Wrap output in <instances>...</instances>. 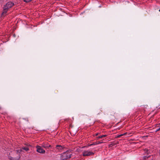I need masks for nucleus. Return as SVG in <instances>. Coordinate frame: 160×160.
<instances>
[{
  "label": "nucleus",
  "instance_id": "f03ea898",
  "mask_svg": "<svg viewBox=\"0 0 160 160\" xmlns=\"http://www.w3.org/2000/svg\"><path fill=\"white\" fill-rule=\"evenodd\" d=\"M94 153L89 150L84 151L83 152L82 155L84 156H92L93 155Z\"/></svg>",
  "mask_w": 160,
  "mask_h": 160
},
{
  "label": "nucleus",
  "instance_id": "7ed1b4c3",
  "mask_svg": "<svg viewBox=\"0 0 160 160\" xmlns=\"http://www.w3.org/2000/svg\"><path fill=\"white\" fill-rule=\"evenodd\" d=\"M36 148H37L36 151L38 152L41 153H45V151L42 148L41 146L37 145L36 146Z\"/></svg>",
  "mask_w": 160,
  "mask_h": 160
},
{
  "label": "nucleus",
  "instance_id": "f8f14e48",
  "mask_svg": "<svg viewBox=\"0 0 160 160\" xmlns=\"http://www.w3.org/2000/svg\"><path fill=\"white\" fill-rule=\"evenodd\" d=\"M107 136V135H100V136H98V137H97V138H102L103 137H105Z\"/></svg>",
  "mask_w": 160,
  "mask_h": 160
},
{
  "label": "nucleus",
  "instance_id": "f3484780",
  "mask_svg": "<svg viewBox=\"0 0 160 160\" xmlns=\"http://www.w3.org/2000/svg\"><path fill=\"white\" fill-rule=\"evenodd\" d=\"M160 126H159V128H158V129H157L156 130V132H158L159 131H160Z\"/></svg>",
  "mask_w": 160,
  "mask_h": 160
},
{
  "label": "nucleus",
  "instance_id": "f257e3e1",
  "mask_svg": "<svg viewBox=\"0 0 160 160\" xmlns=\"http://www.w3.org/2000/svg\"><path fill=\"white\" fill-rule=\"evenodd\" d=\"M72 151L71 150H68L66 152L63 153L61 155V158L64 160L70 158L72 155Z\"/></svg>",
  "mask_w": 160,
  "mask_h": 160
},
{
  "label": "nucleus",
  "instance_id": "9d476101",
  "mask_svg": "<svg viewBox=\"0 0 160 160\" xmlns=\"http://www.w3.org/2000/svg\"><path fill=\"white\" fill-rule=\"evenodd\" d=\"M129 134H130L129 133H128L127 132H125V133H123V134H120V135L118 136L117 137L118 138H120L121 136H122L123 135H127V136H128Z\"/></svg>",
  "mask_w": 160,
  "mask_h": 160
},
{
  "label": "nucleus",
  "instance_id": "2eb2a0df",
  "mask_svg": "<svg viewBox=\"0 0 160 160\" xmlns=\"http://www.w3.org/2000/svg\"><path fill=\"white\" fill-rule=\"evenodd\" d=\"M32 0H24V1L25 2H28L31 1Z\"/></svg>",
  "mask_w": 160,
  "mask_h": 160
},
{
  "label": "nucleus",
  "instance_id": "6ab92c4d",
  "mask_svg": "<svg viewBox=\"0 0 160 160\" xmlns=\"http://www.w3.org/2000/svg\"><path fill=\"white\" fill-rule=\"evenodd\" d=\"M98 134H99V133H96V136H97V135H98Z\"/></svg>",
  "mask_w": 160,
  "mask_h": 160
},
{
  "label": "nucleus",
  "instance_id": "a211bd4d",
  "mask_svg": "<svg viewBox=\"0 0 160 160\" xmlns=\"http://www.w3.org/2000/svg\"><path fill=\"white\" fill-rule=\"evenodd\" d=\"M113 144H112V143H111V144H110V146H113Z\"/></svg>",
  "mask_w": 160,
  "mask_h": 160
},
{
  "label": "nucleus",
  "instance_id": "1a4fd4ad",
  "mask_svg": "<svg viewBox=\"0 0 160 160\" xmlns=\"http://www.w3.org/2000/svg\"><path fill=\"white\" fill-rule=\"evenodd\" d=\"M8 9L7 8H4V6L3 10V12L2 14V16H5V14L7 12Z\"/></svg>",
  "mask_w": 160,
  "mask_h": 160
},
{
  "label": "nucleus",
  "instance_id": "ddd939ff",
  "mask_svg": "<svg viewBox=\"0 0 160 160\" xmlns=\"http://www.w3.org/2000/svg\"><path fill=\"white\" fill-rule=\"evenodd\" d=\"M25 145L26 146L28 147L29 148L31 147V146L29 144H27Z\"/></svg>",
  "mask_w": 160,
  "mask_h": 160
},
{
  "label": "nucleus",
  "instance_id": "6e6552de",
  "mask_svg": "<svg viewBox=\"0 0 160 160\" xmlns=\"http://www.w3.org/2000/svg\"><path fill=\"white\" fill-rule=\"evenodd\" d=\"M20 158V156L16 158H13L10 156H8V158L10 160H19Z\"/></svg>",
  "mask_w": 160,
  "mask_h": 160
},
{
  "label": "nucleus",
  "instance_id": "20e7f679",
  "mask_svg": "<svg viewBox=\"0 0 160 160\" xmlns=\"http://www.w3.org/2000/svg\"><path fill=\"white\" fill-rule=\"evenodd\" d=\"M29 150V147H28L25 146L22 148L20 149H18L17 150V152H18L20 153L22 151L24 150L26 152L28 151Z\"/></svg>",
  "mask_w": 160,
  "mask_h": 160
},
{
  "label": "nucleus",
  "instance_id": "9b49d317",
  "mask_svg": "<svg viewBox=\"0 0 160 160\" xmlns=\"http://www.w3.org/2000/svg\"><path fill=\"white\" fill-rule=\"evenodd\" d=\"M102 143V142H98V143H93L92 144H90L89 145H88V146H92V145H96V144H100V143Z\"/></svg>",
  "mask_w": 160,
  "mask_h": 160
},
{
  "label": "nucleus",
  "instance_id": "dca6fc26",
  "mask_svg": "<svg viewBox=\"0 0 160 160\" xmlns=\"http://www.w3.org/2000/svg\"><path fill=\"white\" fill-rule=\"evenodd\" d=\"M150 156H144L143 158L144 159H146V158H148Z\"/></svg>",
  "mask_w": 160,
  "mask_h": 160
},
{
  "label": "nucleus",
  "instance_id": "0eeeda50",
  "mask_svg": "<svg viewBox=\"0 0 160 160\" xmlns=\"http://www.w3.org/2000/svg\"><path fill=\"white\" fill-rule=\"evenodd\" d=\"M56 149H58V151L60 152H61V151H62L63 148L62 146L60 145H57L56 146Z\"/></svg>",
  "mask_w": 160,
  "mask_h": 160
},
{
  "label": "nucleus",
  "instance_id": "423d86ee",
  "mask_svg": "<svg viewBox=\"0 0 160 160\" xmlns=\"http://www.w3.org/2000/svg\"><path fill=\"white\" fill-rule=\"evenodd\" d=\"M42 146L43 148H47L51 147V145L48 144V142L43 143L42 144Z\"/></svg>",
  "mask_w": 160,
  "mask_h": 160
},
{
  "label": "nucleus",
  "instance_id": "4468645a",
  "mask_svg": "<svg viewBox=\"0 0 160 160\" xmlns=\"http://www.w3.org/2000/svg\"><path fill=\"white\" fill-rule=\"evenodd\" d=\"M144 151H145V152L146 153V154H148V150L146 148L145 149H144Z\"/></svg>",
  "mask_w": 160,
  "mask_h": 160
},
{
  "label": "nucleus",
  "instance_id": "aec40b11",
  "mask_svg": "<svg viewBox=\"0 0 160 160\" xmlns=\"http://www.w3.org/2000/svg\"><path fill=\"white\" fill-rule=\"evenodd\" d=\"M1 109V107L0 106V109Z\"/></svg>",
  "mask_w": 160,
  "mask_h": 160
},
{
  "label": "nucleus",
  "instance_id": "412c9836",
  "mask_svg": "<svg viewBox=\"0 0 160 160\" xmlns=\"http://www.w3.org/2000/svg\"><path fill=\"white\" fill-rule=\"evenodd\" d=\"M159 12H160V9H159Z\"/></svg>",
  "mask_w": 160,
  "mask_h": 160
},
{
  "label": "nucleus",
  "instance_id": "39448f33",
  "mask_svg": "<svg viewBox=\"0 0 160 160\" xmlns=\"http://www.w3.org/2000/svg\"><path fill=\"white\" fill-rule=\"evenodd\" d=\"M14 5V3L11 2H7L5 5H4V8H6L8 9L12 7Z\"/></svg>",
  "mask_w": 160,
  "mask_h": 160
}]
</instances>
